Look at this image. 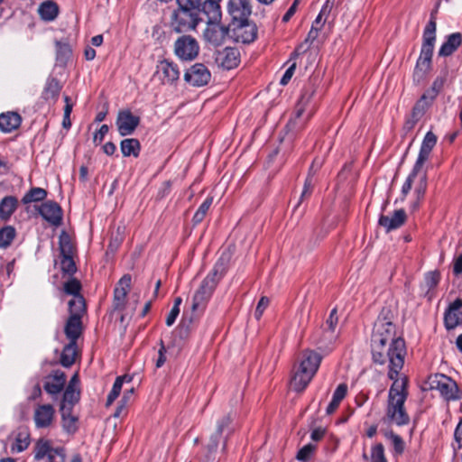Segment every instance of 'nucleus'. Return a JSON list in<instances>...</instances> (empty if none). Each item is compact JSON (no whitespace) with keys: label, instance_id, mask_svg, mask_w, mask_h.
I'll return each instance as SVG.
<instances>
[{"label":"nucleus","instance_id":"1a4fd4ad","mask_svg":"<svg viewBox=\"0 0 462 462\" xmlns=\"http://www.w3.org/2000/svg\"><path fill=\"white\" fill-rule=\"evenodd\" d=\"M199 14L198 11L179 6L171 14V26L176 32L194 30L200 21Z\"/></svg>","mask_w":462,"mask_h":462},{"label":"nucleus","instance_id":"bb28decb","mask_svg":"<svg viewBox=\"0 0 462 462\" xmlns=\"http://www.w3.org/2000/svg\"><path fill=\"white\" fill-rule=\"evenodd\" d=\"M22 124V116L14 111L0 114V130L8 134L18 129Z\"/></svg>","mask_w":462,"mask_h":462},{"label":"nucleus","instance_id":"6ab92c4d","mask_svg":"<svg viewBox=\"0 0 462 462\" xmlns=\"http://www.w3.org/2000/svg\"><path fill=\"white\" fill-rule=\"evenodd\" d=\"M240 53L236 48L226 47L216 52V62L225 69H232L239 63Z\"/></svg>","mask_w":462,"mask_h":462},{"label":"nucleus","instance_id":"9d476101","mask_svg":"<svg viewBox=\"0 0 462 462\" xmlns=\"http://www.w3.org/2000/svg\"><path fill=\"white\" fill-rule=\"evenodd\" d=\"M199 49V42L190 35H181L174 42V54L182 61L194 60Z\"/></svg>","mask_w":462,"mask_h":462},{"label":"nucleus","instance_id":"aec40b11","mask_svg":"<svg viewBox=\"0 0 462 462\" xmlns=\"http://www.w3.org/2000/svg\"><path fill=\"white\" fill-rule=\"evenodd\" d=\"M11 441L10 449L12 453H21L30 445V431L27 428L21 427L13 431L9 437Z\"/></svg>","mask_w":462,"mask_h":462},{"label":"nucleus","instance_id":"39448f33","mask_svg":"<svg viewBox=\"0 0 462 462\" xmlns=\"http://www.w3.org/2000/svg\"><path fill=\"white\" fill-rule=\"evenodd\" d=\"M393 319V311L388 308H383L374 325L371 346H386L394 340L402 339L396 337V328Z\"/></svg>","mask_w":462,"mask_h":462},{"label":"nucleus","instance_id":"dca6fc26","mask_svg":"<svg viewBox=\"0 0 462 462\" xmlns=\"http://www.w3.org/2000/svg\"><path fill=\"white\" fill-rule=\"evenodd\" d=\"M140 123V118L134 116L130 110L119 111L116 118V126L120 135L132 134Z\"/></svg>","mask_w":462,"mask_h":462},{"label":"nucleus","instance_id":"0e129e2a","mask_svg":"<svg viewBox=\"0 0 462 462\" xmlns=\"http://www.w3.org/2000/svg\"><path fill=\"white\" fill-rule=\"evenodd\" d=\"M346 393H347V385L346 383H340L336 388L332 397L341 402V401L346 397Z\"/></svg>","mask_w":462,"mask_h":462},{"label":"nucleus","instance_id":"e433bc0d","mask_svg":"<svg viewBox=\"0 0 462 462\" xmlns=\"http://www.w3.org/2000/svg\"><path fill=\"white\" fill-rule=\"evenodd\" d=\"M69 317L81 319L85 311V300L81 295H76L69 301Z\"/></svg>","mask_w":462,"mask_h":462},{"label":"nucleus","instance_id":"4d7b16f0","mask_svg":"<svg viewBox=\"0 0 462 462\" xmlns=\"http://www.w3.org/2000/svg\"><path fill=\"white\" fill-rule=\"evenodd\" d=\"M131 282L132 278L129 274H125L117 282L115 290L124 293L128 294L130 289H131Z\"/></svg>","mask_w":462,"mask_h":462},{"label":"nucleus","instance_id":"9b49d317","mask_svg":"<svg viewBox=\"0 0 462 462\" xmlns=\"http://www.w3.org/2000/svg\"><path fill=\"white\" fill-rule=\"evenodd\" d=\"M34 457L37 460L48 457V462H65V450L62 448H53L51 441L40 439L34 448Z\"/></svg>","mask_w":462,"mask_h":462},{"label":"nucleus","instance_id":"c85d7f7f","mask_svg":"<svg viewBox=\"0 0 462 462\" xmlns=\"http://www.w3.org/2000/svg\"><path fill=\"white\" fill-rule=\"evenodd\" d=\"M462 36L459 32H455L448 36L447 41L441 45L439 55L448 57L451 55L461 45Z\"/></svg>","mask_w":462,"mask_h":462},{"label":"nucleus","instance_id":"680f3d73","mask_svg":"<svg viewBox=\"0 0 462 462\" xmlns=\"http://www.w3.org/2000/svg\"><path fill=\"white\" fill-rule=\"evenodd\" d=\"M126 294L114 290V308L116 310H123L126 303Z\"/></svg>","mask_w":462,"mask_h":462},{"label":"nucleus","instance_id":"f257e3e1","mask_svg":"<svg viewBox=\"0 0 462 462\" xmlns=\"http://www.w3.org/2000/svg\"><path fill=\"white\" fill-rule=\"evenodd\" d=\"M373 360L379 365L388 364V377L398 380V375L404 365L406 346L403 339H397L386 346H372Z\"/></svg>","mask_w":462,"mask_h":462},{"label":"nucleus","instance_id":"a19ab883","mask_svg":"<svg viewBox=\"0 0 462 462\" xmlns=\"http://www.w3.org/2000/svg\"><path fill=\"white\" fill-rule=\"evenodd\" d=\"M425 106L421 105V102H417L412 109L411 117L409 118L404 124V129L406 131H411L419 119L423 116L425 112Z\"/></svg>","mask_w":462,"mask_h":462},{"label":"nucleus","instance_id":"393cba45","mask_svg":"<svg viewBox=\"0 0 462 462\" xmlns=\"http://www.w3.org/2000/svg\"><path fill=\"white\" fill-rule=\"evenodd\" d=\"M437 143V136L432 132H428L421 143L420 149L419 152L418 158L415 165L417 168H422L425 162L429 159L430 154Z\"/></svg>","mask_w":462,"mask_h":462},{"label":"nucleus","instance_id":"f3484780","mask_svg":"<svg viewBox=\"0 0 462 462\" xmlns=\"http://www.w3.org/2000/svg\"><path fill=\"white\" fill-rule=\"evenodd\" d=\"M227 10L234 23L245 22L248 20L252 13L250 0H229Z\"/></svg>","mask_w":462,"mask_h":462},{"label":"nucleus","instance_id":"8fccbe9b","mask_svg":"<svg viewBox=\"0 0 462 462\" xmlns=\"http://www.w3.org/2000/svg\"><path fill=\"white\" fill-rule=\"evenodd\" d=\"M370 462H387L384 455V448L382 443H378L372 447Z\"/></svg>","mask_w":462,"mask_h":462},{"label":"nucleus","instance_id":"09e8293b","mask_svg":"<svg viewBox=\"0 0 462 462\" xmlns=\"http://www.w3.org/2000/svg\"><path fill=\"white\" fill-rule=\"evenodd\" d=\"M57 48V60L60 62L65 63L71 54L70 47L68 43L62 42H56Z\"/></svg>","mask_w":462,"mask_h":462},{"label":"nucleus","instance_id":"052dcab7","mask_svg":"<svg viewBox=\"0 0 462 462\" xmlns=\"http://www.w3.org/2000/svg\"><path fill=\"white\" fill-rule=\"evenodd\" d=\"M178 5L183 8H189L193 11L200 12L201 0H176Z\"/></svg>","mask_w":462,"mask_h":462},{"label":"nucleus","instance_id":"bf43d9fd","mask_svg":"<svg viewBox=\"0 0 462 462\" xmlns=\"http://www.w3.org/2000/svg\"><path fill=\"white\" fill-rule=\"evenodd\" d=\"M440 280V273L438 271L429 272L425 274V283L429 290L437 286Z\"/></svg>","mask_w":462,"mask_h":462},{"label":"nucleus","instance_id":"4468645a","mask_svg":"<svg viewBox=\"0 0 462 462\" xmlns=\"http://www.w3.org/2000/svg\"><path fill=\"white\" fill-rule=\"evenodd\" d=\"M228 32V27L221 24L220 21L208 22L203 36L207 42L219 46L224 43Z\"/></svg>","mask_w":462,"mask_h":462},{"label":"nucleus","instance_id":"f03ea898","mask_svg":"<svg viewBox=\"0 0 462 462\" xmlns=\"http://www.w3.org/2000/svg\"><path fill=\"white\" fill-rule=\"evenodd\" d=\"M436 17L431 13L430 19L427 23L424 32L420 56L416 61L412 79L416 84L421 83L430 73L432 68V56L436 42Z\"/></svg>","mask_w":462,"mask_h":462},{"label":"nucleus","instance_id":"2eb2a0df","mask_svg":"<svg viewBox=\"0 0 462 462\" xmlns=\"http://www.w3.org/2000/svg\"><path fill=\"white\" fill-rule=\"evenodd\" d=\"M156 74L162 84H173L180 79L178 65L173 61L163 60L157 65Z\"/></svg>","mask_w":462,"mask_h":462},{"label":"nucleus","instance_id":"a878e982","mask_svg":"<svg viewBox=\"0 0 462 462\" xmlns=\"http://www.w3.org/2000/svg\"><path fill=\"white\" fill-rule=\"evenodd\" d=\"M406 213L403 209L395 210L392 217L382 215L379 218V225L385 228L386 232L397 229L406 221Z\"/></svg>","mask_w":462,"mask_h":462},{"label":"nucleus","instance_id":"f704fd0d","mask_svg":"<svg viewBox=\"0 0 462 462\" xmlns=\"http://www.w3.org/2000/svg\"><path fill=\"white\" fill-rule=\"evenodd\" d=\"M77 355V343L69 342L62 350L60 356L61 365L64 367L71 366L75 363Z\"/></svg>","mask_w":462,"mask_h":462},{"label":"nucleus","instance_id":"20e7f679","mask_svg":"<svg viewBox=\"0 0 462 462\" xmlns=\"http://www.w3.org/2000/svg\"><path fill=\"white\" fill-rule=\"evenodd\" d=\"M320 362L321 356L318 353L305 350L302 353L300 367L291 381V388L296 392H302L318 371Z\"/></svg>","mask_w":462,"mask_h":462},{"label":"nucleus","instance_id":"69168bd1","mask_svg":"<svg viewBox=\"0 0 462 462\" xmlns=\"http://www.w3.org/2000/svg\"><path fill=\"white\" fill-rule=\"evenodd\" d=\"M62 421L63 427L67 431L71 432L76 430V418L74 416L70 415L69 417L63 418Z\"/></svg>","mask_w":462,"mask_h":462},{"label":"nucleus","instance_id":"58836bf2","mask_svg":"<svg viewBox=\"0 0 462 462\" xmlns=\"http://www.w3.org/2000/svg\"><path fill=\"white\" fill-rule=\"evenodd\" d=\"M60 83L56 79H48L42 93L43 98L46 100H55L60 94Z\"/></svg>","mask_w":462,"mask_h":462},{"label":"nucleus","instance_id":"7c9ffc66","mask_svg":"<svg viewBox=\"0 0 462 462\" xmlns=\"http://www.w3.org/2000/svg\"><path fill=\"white\" fill-rule=\"evenodd\" d=\"M445 80V77H437L433 81L431 88L422 95L421 98L418 102H421V105H424L425 107H427L440 92L444 86Z\"/></svg>","mask_w":462,"mask_h":462},{"label":"nucleus","instance_id":"ea45409f","mask_svg":"<svg viewBox=\"0 0 462 462\" xmlns=\"http://www.w3.org/2000/svg\"><path fill=\"white\" fill-rule=\"evenodd\" d=\"M47 197V191L42 188L31 189L22 199L23 204L42 201Z\"/></svg>","mask_w":462,"mask_h":462},{"label":"nucleus","instance_id":"f8f14e48","mask_svg":"<svg viewBox=\"0 0 462 462\" xmlns=\"http://www.w3.org/2000/svg\"><path fill=\"white\" fill-rule=\"evenodd\" d=\"M211 73L203 63H195L184 73V80L193 87H204L209 83Z\"/></svg>","mask_w":462,"mask_h":462},{"label":"nucleus","instance_id":"49530a36","mask_svg":"<svg viewBox=\"0 0 462 462\" xmlns=\"http://www.w3.org/2000/svg\"><path fill=\"white\" fill-rule=\"evenodd\" d=\"M15 236V229L7 226L0 229V247H7L10 245Z\"/></svg>","mask_w":462,"mask_h":462},{"label":"nucleus","instance_id":"2f4dec72","mask_svg":"<svg viewBox=\"0 0 462 462\" xmlns=\"http://www.w3.org/2000/svg\"><path fill=\"white\" fill-rule=\"evenodd\" d=\"M321 164V162L315 160L310 166L309 175L305 180L304 187L297 206H299L306 198H309L311 195L314 187L313 175L320 168Z\"/></svg>","mask_w":462,"mask_h":462},{"label":"nucleus","instance_id":"a211bd4d","mask_svg":"<svg viewBox=\"0 0 462 462\" xmlns=\"http://www.w3.org/2000/svg\"><path fill=\"white\" fill-rule=\"evenodd\" d=\"M338 323V317L337 309H333L330 311L328 318L327 319L322 329V337L319 339L318 344L319 348L326 347L328 344H331L337 337L336 328Z\"/></svg>","mask_w":462,"mask_h":462},{"label":"nucleus","instance_id":"5701e85b","mask_svg":"<svg viewBox=\"0 0 462 462\" xmlns=\"http://www.w3.org/2000/svg\"><path fill=\"white\" fill-rule=\"evenodd\" d=\"M66 383L64 372L57 370L45 377L43 388L51 395H58Z\"/></svg>","mask_w":462,"mask_h":462},{"label":"nucleus","instance_id":"5fc2aeb1","mask_svg":"<svg viewBox=\"0 0 462 462\" xmlns=\"http://www.w3.org/2000/svg\"><path fill=\"white\" fill-rule=\"evenodd\" d=\"M133 393H134V388H131L130 390L125 391L124 393V395L119 402V405L117 406V408L114 413V417L118 418L124 413L125 407L128 403V401L130 400Z\"/></svg>","mask_w":462,"mask_h":462},{"label":"nucleus","instance_id":"79ce46f5","mask_svg":"<svg viewBox=\"0 0 462 462\" xmlns=\"http://www.w3.org/2000/svg\"><path fill=\"white\" fill-rule=\"evenodd\" d=\"M126 379H127V382L131 381V378H127V376H118L116 379V381L113 384L112 390L110 391V393H108L107 398H106V407L110 406L115 402V400L119 396L121 390H122L124 381Z\"/></svg>","mask_w":462,"mask_h":462},{"label":"nucleus","instance_id":"cd10ccee","mask_svg":"<svg viewBox=\"0 0 462 462\" xmlns=\"http://www.w3.org/2000/svg\"><path fill=\"white\" fill-rule=\"evenodd\" d=\"M221 0H205L200 5V11L208 17V22L221 21L222 12L220 7Z\"/></svg>","mask_w":462,"mask_h":462},{"label":"nucleus","instance_id":"13d9d810","mask_svg":"<svg viewBox=\"0 0 462 462\" xmlns=\"http://www.w3.org/2000/svg\"><path fill=\"white\" fill-rule=\"evenodd\" d=\"M316 449V445L309 443L303 446L297 454V458L300 461L308 460Z\"/></svg>","mask_w":462,"mask_h":462},{"label":"nucleus","instance_id":"b1692460","mask_svg":"<svg viewBox=\"0 0 462 462\" xmlns=\"http://www.w3.org/2000/svg\"><path fill=\"white\" fill-rule=\"evenodd\" d=\"M311 95L312 93L310 92H305L301 95L296 106L294 117L290 121V124L292 125L293 127L301 129L305 122L311 116L312 113L309 112L307 117L304 120L300 119L310 101Z\"/></svg>","mask_w":462,"mask_h":462},{"label":"nucleus","instance_id":"37998d69","mask_svg":"<svg viewBox=\"0 0 462 462\" xmlns=\"http://www.w3.org/2000/svg\"><path fill=\"white\" fill-rule=\"evenodd\" d=\"M444 321L448 330L453 329L462 322V312L448 309L445 313Z\"/></svg>","mask_w":462,"mask_h":462},{"label":"nucleus","instance_id":"a18cd8bd","mask_svg":"<svg viewBox=\"0 0 462 462\" xmlns=\"http://www.w3.org/2000/svg\"><path fill=\"white\" fill-rule=\"evenodd\" d=\"M384 436L392 441V444L393 446V450L396 455H401L403 453L405 448V444L403 439L397 434H395L393 431H386L384 433Z\"/></svg>","mask_w":462,"mask_h":462},{"label":"nucleus","instance_id":"603ef678","mask_svg":"<svg viewBox=\"0 0 462 462\" xmlns=\"http://www.w3.org/2000/svg\"><path fill=\"white\" fill-rule=\"evenodd\" d=\"M80 290L81 284L79 281L75 278H71L64 283V291L67 294L72 295L73 297H76V295H80Z\"/></svg>","mask_w":462,"mask_h":462},{"label":"nucleus","instance_id":"7ed1b4c3","mask_svg":"<svg viewBox=\"0 0 462 462\" xmlns=\"http://www.w3.org/2000/svg\"><path fill=\"white\" fill-rule=\"evenodd\" d=\"M407 382L395 380L389 389L385 418L391 424L404 426L410 422L404 403L407 399Z\"/></svg>","mask_w":462,"mask_h":462},{"label":"nucleus","instance_id":"ddd939ff","mask_svg":"<svg viewBox=\"0 0 462 462\" xmlns=\"http://www.w3.org/2000/svg\"><path fill=\"white\" fill-rule=\"evenodd\" d=\"M232 37L236 42L249 44L257 37V27L248 20L233 23Z\"/></svg>","mask_w":462,"mask_h":462},{"label":"nucleus","instance_id":"c03bdc74","mask_svg":"<svg viewBox=\"0 0 462 462\" xmlns=\"http://www.w3.org/2000/svg\"><path fill=\"white\" fill-rule=\"evenodd\" d=\"M213 203V198L208 197L203 203L199 207L198 210L195 212L192 221L194 225H199L203 221L205 217L207 216L211 205Z\"/></svg>","mask_w":462,"mask_h":462},{"label":"nucleus","instance_id":"c756f323","mask_svg":"<svg viewBox=\"0 0 462 462\" xmlns=\"http://www.w3.org/2000/svg\"><path fill=\"white\" fill-rule=\"evenodd\" d=\"M82 330L81 319L69 317L66 322L64 332L69 342L77 343Z\"/></svg>","mask_w":462,"mask_h":462},{"label":"nucleus","instance_id":"0eeeda50","mask_svg":"<svg viewBox=\"0 0 462 462\" xmlns=\"http://www.w3.org/2000/svg\"><path fill=\"white\" fill-rule=\"evenodd\" d=\"M233 421L234 416L231 413L225 414L217 420L216 431L210 436L209 441L206 447L208 460L211 459L216 453L223 435L225 436L222 449L225 450L226 448L227 437L235 430Z\"/></svg>","mask_w":462,"mask_h":462},{"label":"nucleus","instance_id":"774afa93","mask_svg":"<svg viewBox=\"0 0 462 462\" xmlns=\"http://www.w3.org/2000/svg\"><path fill=\"white\" fill-rule=\"evenodd\" d=\"M108 130L109 128L106 125H101L99 130L94 134V143H100L103 141L105 135L108 133Z\"/></svg>","mask_w":462,"mask_h":462},{"label":"nucleus","instance_id":"338daca9","mask_svg":"<svg viewBox=\"0 0 462 462\" xmlns=\"http://www.w3.org/2000/svg\"><path fill=\"white\" fill-rule=\"evenodd\" d=\"M161 347L158 351V358L156 360V367H162L166 361V348L163 345V342L161 340Z\"/></svg>","mask_w":462,"mask_h":462},{"label":"nucleus","instance_id":"72a5a7b5","mask_svg":"<svg viewBox=\"0 0 462 462\" xmlns=\"http://www.w3.org/2000/svg\"><path fill=\"white\" fill-rule=\"evenodd\" d=\"M38 13L43 21H53L59 14L58 5L51 0L42 3L38 8Z\"/></svg>","mask_w":462,"mask_h":462},{"label":"nucleus","instance_id":"473e14b6","mask_svg":"<svg viewBox=\"0 0 462 462\" xmlns=\"http://www.w3.org/2000/svg\"><path fill=\"white\" fill-rule=\"evenodd\" d=\"M18 206V200L14 196H5L0 201V218L8 220Z\"/></svg>","mask_w":462,"mask_h":462},{"label":"nucleus","instance_id":"3c124183","mask_svg":"<svg viewBox=\"0 0 462 462\" xmlns=\"http://www.w3.org/2000/svg\"><path fill=\"white\" fill-rule=\"evenodd\" d=\"M79 400V392L73 385H68L61 402L75 404Z\"/></svg>","mask_w":462,"mask_h":462},{"label":"nucleus","instance_id":"6e6d98bb","mask_svg":"<svg viewBox=\"0 0 462 462\" xmlns=\"http://www.w3.org/2000/svg\"><path fill=\"white\" fill-rule=\"evenodd\" d=\"M60 265L61 270L68 274L71 275L77 271L73 256L61 257Z\"/></svg>","mask_w":462,"mask_h":462},{"label":"nucleus","instance_id":"c9c22d12","mask_svg":"<svg viewBox=\"0 0 462 462\" xmlns=\"http://www.w3.org/2000/svg\"><path fill=\"white\" fill-rule=\"evenodd\" d=\"M121 152L123 153L124 156L125 157H128V156H134V157H137L139 155V152H140V143L137 139H134V138H129V139H125L121 142Z\"/></svg>","mask_w":462,"mask_h":462},{"label":"nucleus","instance_id":"6e6552de","mask_svg":"<svg viewBox=\"0 0 462 462\" xmlns=\"http://www.w3.org/2000/svg\"><path fill=\"white\" fill-rule=\"evenodd\" d=\"M426 384L430 390L438 391L446 401L459 399V391L457 383L445 374H435L430 375Z\"/></svg>","mask_w":462,"mask_h":462},{"label":"nucleus","instance_id":"de8ad7c7","mask_svg":"<svg viewBox=\"0 0 462 462\" xmlns=\"http://www.w3.org/2000/svg\"><path fill=\"white\" fill-rule=\"evenodd\" d=\"M60 250L61 257L73 256L74 246L67 235H63L60 238Z\"/></svg>","mask_w":462,"mask_h":462},{"label":"nucleus","instance_id":"e2e57ef3","mask_svg":"<svg viewBox=\"0 0 462 462\" xmlns=\"http://www.w3.org/2000/svg\"><path fill=\"white\" fill-rule=\"evenodd\" d=\"M269 304V299L267 297H262L256 306V309H255V312H254V316L257 319H259L264 310L267 308Z\"/></svg>","mask_w":462,"mask_h":462},{"label":"nucleus","instance_id":"412c9836","mask_svg":"<svg viewBox=\"0 0 462 462\" xmlns=\"http://www.w3.org/2000/svg\"><path fill=\"white\" fill-rule=\"evenodd\" d=\"M55 410L51 404L38 405L33 413V420L36 428H48L54 419Z\"/></svg>","mask_w":462,"mask_h":462},{"label":"nucleus","instance_id":"4c0bfd02","mask_svg":"<svg viewBox=\"0 0 462 462\" xmlns=\"http://www.w3.org/2000/svg\"><path fill=\"white\" fill-rule=\"evenodd\" d=\"M334 2L330 0H327L323 5L319 15L313 22L311 27H315L316 30L320 31L327 20V17L330 14Z\"/></svg>","mask_w":462,"mask_h":462},{"label":"nucleus","instance_id":"864d4df0","mask_svg":"<svg viewBox=\"0 0 462 462\" xmlns=\"http://www.w3.org/2000/svg\"><path fill=\"white\" fill-rule=\"evenodd\" d=\"M422 168H417V165L414 164L412 171L408 175L405 182L403 183L402 187V194L405 197L410 190L411 189V186L413 183L414 179L416 176L420 173Z\"/></svg>","mask_w":462,"mask_h":462},{"label":"nucleus","instance_id":"423d86ee","mask_svg":"<svg viewBox=\"0 0 462 462\" xmlns=\"http://www.w3.org/2000/svg\"><path fill=\"white\" fill-rule=\"evenodd\" d=\"M221 264L217 263L213 270L204 278L199 287L195 291L191 310L193 312H201L205 310L208 301L211 298L219 280L223 276V272L219 273Z\"/></svg>","mask_w":462,"mask_h":462},{"label":"nucleus","instance_id":"4be33fe9","mask_svg":"<svg viewBox=\"0 0 462 462\" xmlns=\"http://www.w3.org/2000/svg\"><path fill=\"white\" fill-rule=\"evenodd\" d=\"M39 212L41 216L51 225L58 226L61 224L62 210L56 202H44L40 207Z\"/></svg>","mask_w":462,"mask_h":462}]
</instances>
